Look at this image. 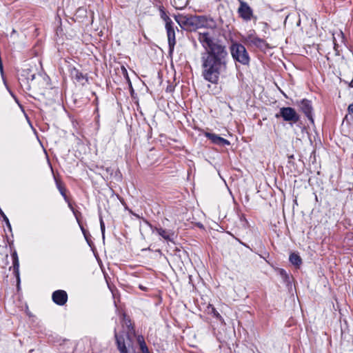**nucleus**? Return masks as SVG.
Segmentation results:
<instances>
[{"label": "nucleus", "instance_id": "nucleus-1", "mask_svg": "<svg viewBox=\"0 0 353 353\" xmlns=\"http://www.w3.org/2000/svg\"><path fill=\"white\" fill-rule=\"evenodd\" d=\"M196 36L205 50L201 57L202 76L205 81L216 85L220 77L228 70L227 48L221 41L214 39L208 32H198Z\"/></svg>", "mask_w": 353, "mask_h": 353}, {"label": "nucleus", "instance_id": "nucleus-2", "mask_svg": "<svg viewBox=\"0 0 353 353\" xmlns=\"http://www.w3.org/2000/svg\"><path fill=\"white\" fill-rule=\"evenodd\" d=\"M123 328L125 330L120 333L114 330L117 349L119 353H133L132 340L135 336V330L131 320L125 314L123 315Z\"/></svg>", "mask_w": 353, "mask_h": 353}, {"label": "nucleus", "instance_id": "nucleus-3", "mask_svg": "<svg viewBox=\"0 0 353 353\" xmlns=\"http://www.w3.org/2000/svg\"><path fill=\"white\" fill-rule=\"evenodd\" d=\"M230 52L234 61L244 65H249L250 58L243 45L239 43L232 44L230 46Z\"/></svg>", "mask_w": 353, "mask_h": 353}, {"label": "nucleus", "instance_id": "nucleus-4", "mask_svg": "<svg viewBox=\"0 0 353 353\" xmlns=\"http://www.w3.org/2000/svg\"><path fill=\"white\" fill-rule=\"evenodd\" d=\"M276 118L282 117L283 121L295 123L299 121L300 117L295 110L291 107H283L279 112L275 115Z\"/></svg>", "mask_w": 353, "mask_h": 353}, {"label": "nucleus", "instance_id": "nucleus-5", "mask_svg": "<svg viewBox=\"0 0 353 353\" xmlns=\"http://www.w3.org/2000/svg\"><path fill=\"white\" fill-rule=\"evenodd\" d=\"M239 2V7L237 9L239 17L245 21H250L252 19H256L254 17L252 8L248 3L243 0H238Z\"/></svg>", "mask_w": 353, "mask_h": 353}, {"label": "nucleus", "instance_id": "nucleus-6", "mask_svg": "<svg viewBox=\"0 0 353 353\" xmlns=\"http://www.w3.org/2000/svg\"><path fill=\"white\" fill-rule=\"evenodd\" d=\"M197 29L206 28V29H214L216 28L215 21L210 17L205 15H195Z\"/></svg>", "mask_w": 353, "mask_h": 353}, {"label": "nucleus", "instance_id": "nucleus-7", "mask_svg": "<svg viewBox=\"0 0 353 353\" xmlns=\"http://www.w3.org/2000/svg\"><path fill=\"white\" fill-rule=\"evenodd\" d=\"M301 110L304 113L312 124H314L313 108L311 101L303 99L298 103Z\"/></svg>", "mask_w": 353, "mask_h": 353}, {"label": "nucleus", "instance_id": "nucleus-8", "mask_svg": "<svg viewBox=\"0 0 353 353\" xmlns=\"http://www.w3.org/2000/svg\"><path fill=\"white\" fill-rule=\"evenodd\" d=\"M165 29L168 36L169 53L172 54L174 51V46L176 44L175 31L174 28V25L168 24V26H165Z\"/></svg>", "mask_w": 353, "mask_h": 353}, {"label": "nucleus", "instance_id": "nucleus-9", "mask_svg": "<svg viewBox=\"0 0 353 353\" xmlns=\"http://www.w3.org/2000/svg\"><path fill=\"white\" fill-rule=\"evenodd\" d=\"M52 299L57 305H63L68 301V294L65 291L58 290L52 293Z\"/></svg>", "mask_w": 353, "mask_h": 353}, {"label": "nucleus", "instance_id": "nucleus-10", "mask_svg": "<svg viewBox=\"0 0 353 353\" xmlns=\"http://www.w3.org/2000/svg\"><path fill=\"white\" fill-rule=\"evenodd\" d=\"M205 136L209 139L211 142L215 145H219V146H225V145H230V142L223 138L219 137V135L210 132H205Z\"/></svg>", "mask_w": 353, "mask_h": 353}, {"label": "nucleus", "instance_id": "nucleus-11", "mask_svg": "<svg viewBox=\"0 0 353 353\" xmlns=\"http://www.w3.org/2000/svg\"><path fill=\"white\" fill-rule=\"evenodd\" d=\"M153 231H156L157 234L167 241L174 242L175 234L172 230H168L162 228H154Z\"/></svg>", "mask_w": 353, "mask_h": 353}, {"label": "nucleus", "instance_id": "nucleus-12", "mask_svg": "<svg viewBox=\"0 0 353 353\" xmlns=\"http://www.w3.org/2000/svg\"><path fill=\"white\" fill-rule=\"evenodd\" d=\"M12 267H13V271L14 274L17 278V286L19 287L20 284V276H19V261L17 253L16 250H14L12 254Z\"/></svg>", "mask_w": 353, "mask_h": 353}, {"label": "nucleus", "instance_id": "nucleus-13", "mask_svg": "<svg viewBox=\"0 0 353 353\" xmlns=\"http://www.w3.org/2000/svg\"><path fill=\"white\" fill-rule=\"evenodd\" d=\"M70 74L72 78L74 79L78 82H82L83 81L88 82L87 74H83L75 67L70 68Z\"/></svg>", "mask_w": 353, "mask_h": 353}, {"label": "nucleus", "instance_id": "nucleus-14", "mask_svg": "<svg viewBox=\"0 0 353 353\" xmlns=\"http://www.w3.org/2000/svg\"><path fill=\"white\" fill-rule=\"evenodd\" d=\"M174 19L180 27L187 31L190 21V16L178 14L174 17Z\"/></svg>", "mask_w": 353, "mask_h": 353}, {"label": "nucleus", "instance_id": "nucleus-15", "mask_svg": "<svg viewBox=\"0 0 353 353\" xmlns=\"http://www.w3.org/2000/svg\"><path fill=\"white\" fill-rule=\"evenodd\" d=\"M252 43L250 46H254L257 48H259L262 50H265L268 48H270V45L266 42L265 40L261 39L259 37H256L254 41H252Z\"/></svg>", "mask_w": 353, "mask_h": 353}, {"label": "nucleus", "instance_id": "nucleus-16", "mask_svg": "<svg viewBox=\"0 0 353 353\" xmlns=\"http://www.w3.org/2000/svg\"><path fill=\"white\" fill-rule=\"evenodd\" d=\"M336 36H337L339 37V39L341 40V43H343L344 42V34L341 30L333 34L334 48V50L336 51V54L339 55V50H338L339 44L337 43Z\"/></svg>", "mask_w": 353, "mask_h": 353}, {"label": "nucleus", "instance_id": "nucleus-17", "mask_svg": "<svg viewBox=\"0 0 353 353\" xmlns=\"http://www.w3.org/2000/svg\"><path fill=\"white\" fill-rule=\"evenodd\" d=\"M159 12L161 18L165 21V26H168V24L174 25V23L171 20V19L167 15L166 12L163 8V6H159Z\"/></svg>", "mask_w": 353, "mask_h": 353}, {"label": "nucleus", "instance_id": "nucleus-18", "mask_svg": "<svg viewBox=\"0 0 353 353\" xmlns=\"http://www.w3.org/2000/svg\"><path fill=\"white\" fill-rule=\"evenodd\" d=\"M289 260L290 263L295 265L296 267H299L300 265L302 263V259L301 256L296 253H292L290 255Z\"/></svg>", "mask_w": 353, "mask_h": 353}, {"label": "nucleus", "instance_id": "nucleus-19", "mask_svg": "<svg viewBox=\"0 0 353 353\" xmlns=\"http://www.w3.org/2000/svg\"><path fill=\"white\" fill-rule=\"evenodd\" d=\"M55 181H56L57 188L59 190L60 194L63 197L65 201L68 202V198L65 194L66 190H65V187L63 185H62L61 182L59 181L58 180H57L56 179H55Z\"/></svg>", "mask_w": 353, "mask_h": 353}, {"label": "nucleus", "instance_id": "nucleus-20", "mask_svg": "<svg viewBox=\"0 0 353 353\" xmlns=\"http://www.w3.org/2000/svg\"><path fill=\"white\" fill-rule=\"evenodd\" d=\"M197 30L196 17L195 15H190V21L187 31L196 32Z\"/></svg>", "mask_w": 353, "mask_h": 353}, {"label": "nucleus", "instance_id": "nucleus-21", "mask_svg": "<svg viewBox=\"0 0 353 353\" xmlns=\"http://www.w3.org/2000/svg\"><path fill=\"white\" fill-rule=\"evenodd\" d=\"M256 37H258L256 35V33H255V31L254 30H250L248 34H247L245 40V42L250 45V43H252V41H254Z\"/></svg>", "mask_w": 353, "mask_h": 353}, {"label": "nucleus", "instance_id": "nucleus-22", "mask_svg": "<svg viewBox=\"0 0 353 353\" xmlns=\"http://www.w3.org/2000/svg\"><path fill=\"white\" fill-rule=\"evenodd\" d=\"M0 215L1 216L3 221L5 222L8 229L11 232L12 231V227L11 224L10 223V221L7 216L4 214V212L2 211V210L0 208Z\"/></svg>", "mask_w": 353, "mask_h": 353}, {"label": "nucleus", "instance_id": "nucleus-23", "mask_svg": "<svg viewBox=\"0 0 353 353\" xmlns=\"http://www.w3.org/2000/svg\"><path fill=\"white\" fill-rule=\"evenodd\" d=\"M67 203H68L69 208L71 210L74 216H75L77 223H79V216L81 215V212H77V210H74V208H73L72 205L71 204V203L70 202L69 200H68V202H67Z\"/></svg>", "mask_w": 353, "mask_h": 353}, {"label": "nucleus", "instance_id": "nucleus-24", "mask_svg": "<svg viewBox=\"0 0 353 353\" xmlns=\"http://www.w3.org/2000/svg\"><path fill=\"white\" fill-rule=\"evenodd\" d=\"M121 73H122L123 76L124 77V78L125 79V80L128 81V83L130 85H131V81H130V77L128 76L127 69L123 65H122L121 67Z\"/></svg>", "mask_w": 353, "mask_h": 353}, {"label": "nucleus", "instance_id": "nucleus-25", "mask_svg": "<svg viewBox=\"0 0 353 353\" xmlns=\"http://www.w3.org/2000/svg\"><path fill=\"white\" fill-rule=\"evenodd\" d=\"M99 222H100V228H101V234H102V239L104 241L105 228V223L103 222V218L101 216H99Z\"/></svg>", "mask_w": 353, "mask_h": 353}, {"label": "nucleus", "instance_id": "nucleus-26", "mask_svg": "<svg viewBox=\"0 0 353 353\" xmlns=\"http://www.w3.org/2000/svg\"><path fill=\"white\" fill-rule=\"evenodd\" d=\"M80 228H81V230L82 232V233L83 234V236L85 239V240L87 241V242L89 243V241H88V232L85 230V229L83 228V226L81 225V221L79 220V223H78Z\"/></svg>", "mask_w": 353, "mask_h": 353}, {"label": "nucleus", "instance_id": "nucleus-27", "mask_svg": "<svg viewBox=\"0 0 353 353\" xmlns=\"http://www.w3.org/2000/svg\"><path fill=\"white\" fill-rule=\"evenodd\" d=\"M279 274L281 275V276L285 279V280H287L288 278H289V276L288 274H287V272H285V270L283 269H280L279 270Z\"/></svg>", "mask_w": 353, "mask_h": 353}, {"label": "nucleus", "instance_id": "nucleus-28", "mask_svg": "<svg viewBox=\"0 0 353 353\" xmlns=\"http://www.w3.org/2000/svg\"><path fill=\"white\" fill-rule=\"evenodd\" d=\"M212 314H214V316L218 319H221V316L220 315V314L216 311V310L215 308H212Z\"/></svg>", "mask_w": 353, "mask_h": 353}, {"label": "nucleus", "instance_id": "nucleus-29", "mask_svg": "<svg viewBox=\"0 0 353 353\" xmlns=\"http://www.w3.org/2000/svg\"><path fill=\"white\" fill-rule=\"evenodd\" d=\"M347 111L350 114L353 115V103L349 105Z\"/></svg>", "mask_w": 353, "mask_h": 353}, {"label": "nucleus", "instance_id": "nucleus-30", "mask_svg": "<svg viewBox=\"0 0 353 353\" xmlns=\"http://www.w3.org/2000/svg\"><path fill=\"white\" fill-rule=\"evenodd\" d=\"M105 172H107L108 174L112 175L113 173V170L111 168H106Z\"/></svg>", "mask_w": 353, "mask_h": 353}, {"label": "nucleus", "instance_id": "nucleus-31", "mask_svg": "<svg viewBox=\"0 0 353 353\" xmlns=\"http://www.w3.org/2000/svg\"><path fill=\"white\" fill-rule=\"evenodd\" d=\"M236 240L243 245L245 246V247H248V245H246V244H245L243 242H242L240 239H236Z\"/></svg>", "mask_w": 353, "mask_h": 353}, {"label": "nucleus", "instance_id": "nucleus-32", "mask_svg": "<svg viewBox=\"0 0 353 353\" xmlns=\"http://www.w3.org/2000/svg\"><path fill=\"white\" fill-rule=\"evenodd\" d=\"M349 87L353 88V79L351 81V82L349 83Z\"/></svg>", "mask_w": 353, "mask_h": 353}, {"label": "nucleus", "instance_id": "nucleus-33", "mask_svg": "<svg viewBox=\"0 0 353 353\" xmlns=\"http://www.w3.org/2000/svg\"><path fill=\"white\" fill-rule=\"evenodd\" d=\"M146 223L150 225V227L152 228V225L149 223V222L146 221Z\"/></svg>", "mask_w": 353, "mask_h": 353}, {"label": "nucleus", "instance_id": "nucleus-34", "mask_svg": "<svg viewBox=\"0 0 353 353\" xmlns=\"http://www.w3.org/2000/svg\"><path fill=\"white\" fill-rule=\"evenodd\" d=\"M243 219L244 220H245V217L244 216H242L241 219Z\"/></svg>", "mask_w": 353, "mask_h": 353}]
</instances>
